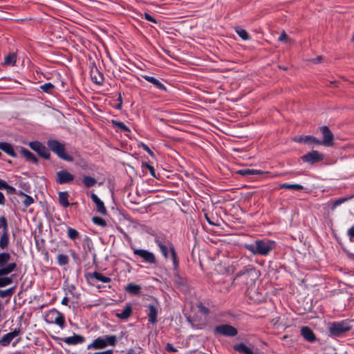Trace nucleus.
<instances>
[{
    "label": "nucleus",
    "mask_w": 354,
    "mask_h": 354,
    "mask_svg": "<svg viewBox=\"0 0 354 354\" xmlns=\"http://www.w3.org/2000/svg\"><path fill=\"white\" fill-rule=\"evenodd\" d=\"M234 349L236 351L245 354H254L251 348L245 346L244 344H239L234 346Z\"/></svg>",
    "instance_id": "25"
},
{
    "label": "nucleus",
    "mask_w": 354,
    "mask_h": 354,
    "mask_svg": "<svg viewBox=\"0 0 354 354\" xmlns=\"http://www.w3.org/2000/svg\"><path fill=\"white\" fill-rule=\"evenodd\" d=\"M144 16H145V19H147V21H151L153 23L157 22L156 20L152 16L149 15L148 13H145Z\"/></svg>",
    "instance_id": "49"
},
{
    "label": "nucleus",
    "mask_w": 354,
    "mask_h": 354,
    "mask_svg": "<svg viewBox=\"0 0 354 354\" xmlns=\"http://www.w3.org/2000/svg\"><path fill=\"white\" fill-rule=\"evenodd\" d=\"M166 350L170 352H176V349L170 344H167L166 346Z\"/></svg>",
    "instance_id": "52"
},
{
    "label": "nucleus",
    "mask_w": 354,
    "mask_h": 354,
    "mask_svg": "<svg viewBox=\"0 0 354 354\" xmlns=\"http://www.w3.org/2000/svg\"><path fill=\"white\" fill-rule=\"evenodd\" d=\"M94 354H113V351L112 350H107V351H105L97 352V353H95Z\"/></svg>",
    "instance_id": "55"
},
{
    "label": "nucleus",
    "mask_w": 354,
    "mask_h": 354,
    "mask_svg": "<svg viewBox=\"0 0 354 354\" xmlns=\"http://www.w3.org/2000/svg\"><path fill=\"white\" fill-rule=\"evenodd\" d=\"M41 89L44 92H50L54 88V85L51 83H46L40 86Z\"/></svg>",
    "instance_id": "44"
},
{
    "label": "nucleus",
    "mask_w": 354,
    "mask_h": 354,
    "mask_svg": "<svg viewBox=\"0 0 354 354\" xmlns=\"http://www.w3.org/2000/svg\"><path fill=\"white\" fill-rule=\"evenodd\" d=\"M92 221L95 224L102 227H104L106 225V221L103 218L98 216L93 217Z\"/></svg>",
    "instance_id": "42"
},
{
    "label": "nucleus",
    "mask_w": 354,
    "mask_h": 354,
    "mask_svg": "<svg viewBox=\"0 0 354 354\" xmlns=\"http://www.w3.org/2000/svg\"><path fill=\"white\" fill-rule=\"evenodd\" d=\"M95 82L97 83V84H100V81H97L95 80Z\"/></svg>",
    "instance_id": "62"
},
{
    "label": "nucleus",
    "mask_w": 354,
    "mask_h": 354,
    "mask_svg": "<svg viewBox=\"0 0 354 354\" xmlns=\"http://www.w3.org/2000/svg\"><path fill=\"white\" fill-rule=\"evenodd\" d=\"M205 218H206V219H207V222H208L210 225H216L214 222H212V221L209 219V218L207 216V214H205Z\"/></svg>",
    "instance_id": "60"
},
{
    "label": "nucleus",
    "mask_w": 354,
    "mask_h": 354,
    "mask_svg": "<svg viewBox=\"0 0 354 354\" xmlns=\"http://www.w3.org/2000/svg\"><path fill=\"white\" fill-rule=\"evenodd\" d=\"M6 185L4 180L0 179V189H6Z\"/></svg>",
    "instance_id": "56"
},
{
    "label": "nucleus",
    "mask_w": 354,
    "mask_h": 354,
    "mask_svg": "<svg viewBox=\"0 0 354 354\" xmlns=\"http://www.w3.org/2000/svg\"><path fill=\"white\" fill-rule=\"evenodd\" d=\"M6 189L8 191V192L12 194L15 192V189L8 184L6 185Z\"/></svg>",
    "instance_id": "54"
},
{
    "label": "nucleus",
    "mask_w": 354,
    "mask_h": 354,
    "mask_svg": "<svg viewBox=\"0 0 354 354\" xmlns=\"http://www.w3.org/2000/svg\"><path fill=\"white\" fill-rule=\"evenodd\" d=\"M351 326L346 321L336 322L328 324V330L333 336H339L342 333L348 331Z\"/></svg>",
    "instance_id": "5"
},
{
    "label": "nucleus",
    "mask_w": 354,
    "mask_h": 354,
    "mask_svg": "<svg viewBox=\"0 0 354 354\" xmlns=\"http://www.w3.org/2000/svg\"><path fill=\"white\" fill-rule=\"evenodd\" d=\"M45 319L46 322L49 324H55L62 328L64 327V317L61 313L55 309L49 310L46 315Z\"/></svg>",
    "instance_id": "6"
},
{
    "label": "nucleus",
    "mask_w": 354,
    "mask_h": 354,
    "mask_svg": "<svg viewBox=\"0 0 354 354\" xmlns=\"http://www.w3.org/2000/svg\"><path fill=\"white\" fill-rule=\"evenodd\" d=\"M57 261L60 266H64L68 262V257L65 254H59L57 256Z\"/></svg>",
    "instance_id": "40"
},
{
    "label": "nucleus",
    "mask_w": 354,
    "mask_h": 354,
    "mask_svg": "<svg viewBox=\"0 0 354 354\" xmlns=\"http://www.w3.org/2000/svg\"><path fill=\"white\" fill-rule=\"evenodd\" d=\"M17 62V55L10 53L5 57L3 64L5 66H14Z\"/></svg>",
    "instance_id": "31"
},
{
    "label": "nucleus",
    "mask_w": 354,
    "mask_h": 354,
    "mask_svg": "<svg viewBox=\"0 0 354 354\" xmlns=\"http://www.w3.org/2000/svg\"><path fill=\"white\" fill-rule=\"evenodd\" d=\"M64 342L69 345H75L84 342V337L79 335H74L71 337H66Z\"/></svg>",
    "instance_id": "21"
},
{
    "label": "nucleus",
    "mask_w": 354,
    "mask_h": 354,
    "mask_svg": "<svg viewBox=\"0 0 354 354\" xmlns=\"http://www.w3.org/2000/svg\"><path fill=\"white\" fill-rule=\"evenodd\" d=\"M16 267L15 263H11L6 268L0 270V287L7 286L13 282L12 278L8 275L14 271Z\"/></svg>",
    "instance_id": "4"
},
{
    "label": "nucleus",
    "mask_w": 354,
    "mask_h": 354,
    "mask_svg": "<svg viewBox=\"0 0 354 354\" xmlns=\"http://www.w3.org/2000/svg\"><path fill=\"white\" fill-rule=\"evenodd\" d=\"M237 172H238V174L243 175V176L256 175V174H262V171L260 170L251 169H241V170H239Z\"/></svg>",
    "instance_id": "33"
},
{
    "label": "nucleus",
    "mask_w": 354,
    "mask_h": 354,
    "mask_svg": "<svg viewBox=\"0 0 354 354\" xmlns=\"http://www.w3.org/2000/svg\"><path fill=\"white\" fill-rule=\"evenodd\" d=\"M236 32L239 35V36L243 39V40L250 39V36L246 30L241 28H236Z\"/></svg>",
    "instance_id": "38"
},
{
    "label": "nucleus",
    "mask_w": 354,
    "mask_h": 354,
    "mask_svg": "<svg viewBox=\"0 0 354 354\" xmlns=\"http://www.w3.org/2000/svg\"><path fill=\"white\" fill-rule=\"evenodd\" d=\"M320 131L323 135L322 140H319V144L326 147H330L333 145L334 136L330 131L328 127L323 126L319 128Z\"/></svg>",
    "instance_id": "10"
},
{
    "label": "nucleus",
    "mask_w": 354,
    "mask_h": 354,
    "mask_svg": "<svg viewBox=\"0 0 354 354\" xmlns=\"http://www.w3.org/2000/svg\"><path fill=\"white\" fill-rule=\"evenodd\" d=\"M275 247V242L268 239L257 240L246 244L245 248L254 255H268Z\"/></svg>",
    "instance_id": "1"
},
{
    "label": "nucleus",
    "mask_w": 354,
    "mask_h": 354,
    "mask_svg": "<svg viewBox=\"0 0 354 354\" xmlns=\"http://www.w3.org/2000/svg\"><path fill=\"white\" fill-rule=\"evenodd\" d=\"M171 257H172V261H173L174 266V268H177L178 266V261L177 259V255H176L174 248H171Z\"/></svg>",
    "instance_id": "43"
},
{
    "label": "nucleus",
    "mask_w": 354,
    "mask_h": 354,
    "mask_svg": "<svg viewBox=\"0 0 354 354\" xmlns=\"http://www.w3.org/2000/svg\"><path fill=\"white\" fill-rule=\"evenodd\" d=\"M9 245V234H8V225L2 230L0 236V248L4 250L8 248Z\"/></svg>",
    "instance_id": "17"
},
{
    "label": "nucleus",
    "mask_w": 354,
    "mask_h": 354,
    "mask_svg": "<svg viewBox=\"0 0 354 354\" xmlns=\"http://www.w3.org/2000/svg\"><path fill=\"white\" fill-rule=\"evenodd\" d=\"M68 236L71 239H76L79 236V232L73 228L69 227L67 230Z\"/></svg>",
    "instance_id": "39"
},
{
    "label": "nucleus",
    "mask_w": 354,
    "mask_h": 354,
    "mask_svg": "<svg viewBox=\"0 0 354 354\" xmlns=\"http://www.w3.org/2000/svg\"><path fill=\"white\" fill-rule=\"evenodd\" d=\"M102 337L106 343V346L108 345L115 346L117 342V337L115 335H106Z\"/></svg>",
    "instance_id": "34"
},
{
    "label": "nucleus",
    "mask_w": 354,
    "mask_h": 354,
    "mask_svg": "<svg viewBox=\"0 0 354 354\" xmlns=\"http://www.w3.org/2000/svg\"><path fill=\"white\" fill-rule=\"evenodd\" d=\"M47 145L50 149L61 159L68 162H72L73 160V157L66 153L65 144L56 140H49L47 142Z\"/></svg>",
    "instance_id": "3"
},
{
    "label": "nucleus",
    "mask_w": 354,
    "mask_h": 354,
    "mask_svg": "<svg viewBox=\"0 0 354 354\" xmlns=\"http://www.w3.org/2000/svg\"><path fill=\"white\" fill-rule=\"evenodd\" d=\"M13 292V288H10L1 292V295L5 297L6 295H10Z\"/></svg>",
    "instance_id": "50"
},
{
    "label": "nucleus",
    "mask_w": 354,
    "mask_h": 354,
    "mask_svg": "<svg viewBox=\"0 0 354 354\" xmlns=\"http://www.w3.org/2000/svg\"><path fill=\"white\" fill-rule=\"evenodd\" d=\"M106 347V343L102 337H100L95 339L91 344L87 347L88 349H102Z\"/></svg>",
    "instance_id": "20"
},
{
    "label": "nucleus",
    "mask_w": 354,
    "mask_h": 354,
    "mask_svg": "<svg viewBox=\"0 0 354 354\" xmlns=\"http://www.w3.org/2000/svg\"><path fill=\"white\" fill-rule=\"evenodd\" d=\"M21 153L26 158L27 160L34 163L37 162V159L35 155L26 149L22 148L21 149Z\"/></svg>",
    "instance_id": "29"
},
{
    "label": "nucleus",
    "mask_w": 354,
    "mask_h": 354,
    "mask_svg": "<svg viewBox=\"0 0 354 354\" xmlns=\"http://www.w3.org/2000/svg\"><path fill=\"white\" fill-rule=\"evenodd\" d=\"M347 234L350 237V240L352 241L354 239V225L348 230Z\"/></svg>",
    "instance_id": "48"
},
{
    "label": "nucleus",
    "mask_w": 354,
    "mask_h": 354,
    "mask_svg": "<svg viewBox=\"0 0 354 354\" xmlns=\"http://www.w3.org/2000/svg\"><path fill=\"white\" fill-rule=\"evenodd\" d=\"M133 254L140 257L143 261L150 264L156 263V257L154 254L147 250L137 249L133 248Z\"/></svg>",
    "instance_id": "7"
},
{
    "label": "nucleus",
    "mask_w": 354,
    "mask_h": 354,
    "mask_svg": "<svg viewBox=\"0 0 354 354\" xmlns=\"http://www.w3.org/2000/svg\"><path fill=\"white\" fill-rule=\"evenodd\" d=\"M280 189H293V190H301L304 189V187L299 184H288V183H283L279 185Z\"/></svg>",
    "instance_id": "32"
},
{
    "label": "nucleus",
    "mask_w": 354,
    "mask_h": 354,
    "mask_svg": "<svg viewBox=\"0 0 354 354\" xmlns=\"http://www.w3.org/2000/svg\"><path fill=\"white\" fill-rule=\"evenodd\" d=\"M8 225V221L5 216H0V229L2 230Z\"/></svg>",
    "instance_id": "46"
},
{
    "label": "nucleus",
    "mask_w": 354,
    "mask_h": 354,
    "mask_svg": "<svg viewBox=\"0 0 354 354\" xmlns=\"http://www.w3.org/2000/svg\"><path fill=\"white\" fill-rule=\"evenodd\" d=\"M20 195L24 198V200L23 201V204L24 205L25 207H27L34 203V199L31 196L23 193H21Z\"/></svg>",
    "instance_id": "37"
},
{
    "label": "nucleus",
    "mask_w": 354,
    "mask_h": 354,
    "mask_svg": "<svg viewBox=\"0 0 354 354\" xmlns=\"http://www.w3.org/2000/svg\"><path fill=\"white\" fill-rule=\"evenodd\" d=\"M155 242L159 247L164 257L168 259L169 250L171 252V248H174V245L169 241L160 236H156Z\"/></svg>",
    "instance_id": "9"
},
{
    "label": "nucleus",
    "mask_w": 354,
    "mask_h": 354,
    "mask_svg": "<svg viewBox=\"0 0 354 354\" xmlns=\"http://www.w3.org/2000/svg\"><path fill=\"white\" fill-rule=\"evenodd\" d=\"M322 59V56H318V57L316 58V62H315V63L320 62Z\"/></svg>",
    "instance_id": "61"
},
{
    "label": "nucleus",
    "mask_w": 354,
    "mask_h": 354,
    "mask_svg": "<svg viewBox=\"0 0 354 354\" xmlns=\"http://www.w3.org/2000/svg\"><path fill=\"white\" fill-rule=\"evenodd\" d=\"M198 308H200L201 311L204 314H207L209 312L208 309L206 307L203 306L202 304L198 305Z\"/></svg>",
    "instance_id": "53"
},
{
    "label": "nucleus",
    "mask_w": 354,
    "mask_h": 354,
    "mask_svg": "<svg viewBox=\"0 0 354 354\" xmlns=\"http://www.w3.org/2000/svg\"><path fill=\"white\" fill-rule=\"evenodd\" d=\"M68 303V298L66 297H64L62 300V304L67 306Z\"/></svg>",
    "instance_id": "59"
},
{
    "label": "nucleus",
    "mask_w": 354,
    "mask_h": 354,
    "mask_svg": "<svg viewBox=\"0 0 354 354\" xmlns=\"http://www.w3.org/2000/svg\"><path fill=\"white\" fill-rule=\"evenodd\" d=\"M5 203V197L4 195L0 192V205H3Z\"/></svg>",
    "instance_id": "57"
},
{
    "label": "nucleus",
    "mask_w": 354,
    "mask_h": 354,
    "mask_svg": "<svg viewBox=\"0 0 354 354\" xmlns=\"http://www.w3.org/2000/svg\"><path fill=\"white\" fill-rule=\"evenodd\" d=\"M301 335L303 337L309 342H313L315 339V336L308 327L304 326L301 329Z\"/></svg>",
    "instance_id": "24"
},
{
    "label": "nucleus",
    "mask_w": 354,
    "mask_h": 354,
    "mask_svg": "<svg viewBox=\"0 0 354 354\" xmlns=\"http://www.w3.org/2000/svg\"><path fill=\"white\" fill-rule=\"evenodd\" d=\"M10 255L6 252L0 253V270L6 268L9 265Z\"/></svg>",
    "instance_id": "28"
},
{
    "label": "nucleus",
    "mask_w": 354,
    "mask_h": 354,
    "mask_svg": "<svg viewBox=\"0 0 354 354\" xmlns=\"http://www.w3.org/2000/svg\"><path fill=\"white\" fill-rule=\"evenodd\" d=\"M21 333V330L20 328H15L13 331L5 334L0 339V344L3 346H8L14 338L17 337Z\"/></svg>",
    "instance_id": "12"
},
{
    "label": "nucleus",
    "mask_w": 354,
    "mask_h": 354,
    "mask_svg": "<svg viewBox=\"0 0 354 354\" xmlns=\"http://www.w3.org/2000/svg\"><path fill=\"white\" fill-rule=\"evenodd\" d=\"M132 313V306L130 304H126L124 309L120 313H117L115 316L121 319H128Z\"/></svg>",
    "instance_id": "19"
},
{
    "label": "nucleus",
    "mask_w": 354,
    "mask_h": 354,
    "mask_svg": "<svg viewBox=\"0 0 354 354\" xmlns=\"http://www.w3.org/2000/svg\"><path fill=\"white\" fill-rule=\"evenodd\" d=\"M258 277V272L253 268H244L239 272L234 280L245 285H252Z\"/></svg>",
    "instance_id": "2"
},
{
    "label": "nucleus",
    "mask_w": 354,
    "mask_h": 354,
    "mask_svg": "<svg viewBox=\"0 0 354 354\" xmlns=\"http://www.w3.org/2000/svg\"><path fill=\"white\" fill-rule=\"evenodd\" d=\"M145 80L148 81L149 82L153 84L154 86H156L158 88L166 91V87L156 78L149 76V75H142V76Z\"/></svg>",
    "instance_id": "23"
},
{
    "label": "nucleus",
    "mask_w": 354,
    "mask_h": 354,
    "mask_svg": "<svg viewBox=\"0 0 354 354\" xmlns=\"http://www.w3.org/2000/svg\"><path fill=\"white\" fill-rule=\"evenodd\" d=\"M279 41L288 44H291L292 41L284 31L281 32L280 37H279Z\"/></svg>",
    "instance_id": "45"
},
{
    "label": "nucleus",
    "mask_w": 354,
    "mask_h": 354,
    "mask_svg": "<svg viewBox=\"0 0 354 354\" xmlns=\"http://www.w3.org/2000/svg\"><path fill=\"white\" fill-rule=\"evenodd\" d=\"M142 146H143V149L147 151L150 155H153V153L151 152V151L149 149V148L145 144H142Z\"/></svg>",
    "instance_id": "58"
},
{
    "label": "nucleus",
    "mask_w": 354,
    "mask_h": 354,
    "mask_svg": "<svg viewBox=\"0 0 354 354\" xmlns=\"http://www.w3.org/2000/svg\"><path fill=\"white\" fill-rule=\"evenodd\" d=\"M147 315L149 317V321L151 324H155L157 322L158 308L153 304H149L147 306Z\"/></svg>",
    "instance_id": "18"
},
{
    "label": "nucleus",
    "mask_w": 354,
    "mask_h": 354,
    "mask_svg": "<svg viewBox=\"0 0 354 354\" xmlns=\"http://www.w3.org/2000/svg\"><path fill=\"white\" fill-rule=\"evenodd\" d=\"M0 149L12 157H16V153L12 146L8 142H0Z\"/></svg>",
    "instance_id": "22"
},
{
    "label": "nucleus",
    "mask_w": 354,
    "mask_h": 354,
    "mask_svg": "<svg viewBox=\"0 0 354 354\" xmlns=\"http://www.w3.org/2000/svg\"><path fill=\"white\" fill-rule=\"evenodd\" d=\"M237 330L232 326L221 324L216 326L214 328V333L227 337H234L237 335Z\"/></svg>",
    "instance_id": "8"
},
{
    "label": "nucleus",
    "mask_w": 354,
    "mask_h": 354,
    "mask_svg": "<svg viewBox=\"0 0 354 354\" xmlns=\"http://www.w3.org/2000/svg\"><path fill=\"white\" fill-rule=\"evenodd\" d=\"M29 146L32 150L37 152V153L42 158L45 159H48L50 158V153L48 149L39 142H30L29 143Z\"/></svg>",
    "instance_id": "11"
},
{
    "label": "nucleus",
    "mask_w": 354,
    "mask_h": 354,
    "mask_svg": "<svg viewBox=\"0 0 354 354\" xmlns=\"http://www.w3.org/2000/svg\"><path fill=\"white\" fill-rule=\"evenodd\" d=\"M91 198L96 205L97 212L103 215L106 214V209L104 203L98 198V196L95 194H91Z\"/></svg>",
    "instance_id": "15"
},
{
    "label": "nucleus",
    "mask_w": 354,
    "mask_h": 354,
    "mask_svg": "<svg viewBox=\"0 0 354 354\" xmlns=\"http://www.w3.org/2000/svg\"><path fill=\"white\" fill-rule=\"evenodd\" d=\"M89 275L91 279H94L98 281L103 283H109L111 281V279L109 277H105L97 272L91 273Z\"/></svg>",
    "instance_id": "26"
},
{
    "label": "nucleus",
    "mask_w": 354,
    "mask_h": 354,
    "mask_svg": "<svg viewBox=\"0 0 354 354\" xmlns=\"http://www.w3.org/2000/svg\"><path fill=\"white\" fill-rule=\"evenodd\" d=\"M293 140L297 142H303V143H308V144H319V140L317 139L315 137L312 136H296L293 138Z\"/></svg>",
    "instance_id": "16"
},
{
    "label": "nucleus",
    "mask_w": 354,
    "mask_h": 354,
    "mask_svg": "<svg viewBox=\"0 0 354 354\" xmlns=\"http://www.w3.org/2000/svg\"><path fill=\"white\" fill-rule=\"evenodd\" d=\"M125 290L131 295H138L140 292L141 290V286L140 285L133 284V283H129L126 288Z\"/></svg>",
    "instance_id": "27"
},
{
    "label": "nucleus",
    "mask_w": 354,
    "mask_h": 354,
    "mask_svg": "<svg viewBox=\"0 0 354 354\" xmlns=\"http://www.w3.org/2000/svg\"><path fill=\"white\" fill-rule=\"evenodd\" d=\"M142 168L143 170L148 169L149 171L150 172L151 175L153 177H156L155 169L153 166H151L146 162H143L142 165Z\"/></svg>",
    "instance_id": "41"
},
{
    "label": "nucleus",
    "mask_w": 354,
    "mask_h": 354,
    "mask_svg": "<svg viewBox=\"0 0 354 354\" xmlns=\"http://www.w3.org/2000/svg\"><path fill=\"white\" fill-rule=\"evenodd\" d=\"M68 194L67 192H61L59 193V201L63 207H68L70 203L68 201Z\"/></svg>",
    "instance_id": "30"
},
{
    "label": "nucleus",
    "mask_w": 354,
    "mask_h": 354,
    "mask_svg": "<svg viewBox=\"0 0 354 354\" xmlns=\"http://www.w3.org/2000/svg\"><path fill=\"white\" fill-rule=\"evenodd\" d=\"M174 281L183 290L187 286V279L178 275L176 276Z\"/></svg>",
    "instance_id": "35"
},
{
    "label": "nucleus",
    "mask_w": 354,
    "mask_h": 354,
    "mask_svg": "<svg viewBox=\"0 0 354 354\" xmlns=\"http://www.w3.org/2000/svg\"><path fill=\"white\" fill-rule=\"evenodd\" d=\"M83 183L86 187H91L96 184V180L91 176H84Z\"/></svg>",
    "instance_id": "36"
},
{
    "label": "nucleus",
    "mask_w": 354,
    "mask_h": 354,
    "mask_svg": "<svg viewBox=\"0 0 354 354\" xmlns=\"http://www.w3.org/2000/svg\"><path fill=\"white\" fill-rule=\"evenodd\" d=\"M346 201V198H339V199L337 200L335 202L334 205H333L334 207H335L336 206L339 205L340 204H342V203L345 202Z\"/></svg>",
    "instance_id": "51"
},
{
    "label": "nucleus",
    "mask_w": 354,
    "mask_h": 354,
    "mask_svg": "<svg viewBox=\"0 0 354 354\" xmlns=\"http://www.w3.org/2000/svg\"><path fill=\"white\" fill-rule=\"evenodd\" d=\"M323 155L319 153L317 151H313L310 153L302 156V160L304 162L313 164L319 162L323 160Z\"/></svg>",
    "instance_id": "14"
},
{
    "label": "nucleus",
    "mask_w": 354,
    "mask_h": 354,
    "mask_svg": "<svg viewBox=\"0 0 354 354\" xmlns=\"http://www.w3.org/2000/svg\"><path fill=\"white\" fill-rule=\"evenodd\" d=\"M115 124L121 129L124 130V131H129V128L123 123V122H115Z\"/></svg>",
    "instance_id": "47"
},
{
    "label": "nucleus",
    "mask_w": 354,
    "mask_h": 354,
    "mask_svg": "<svg viewBox=\"0 0 354 354\" xmlns=\"http://www.w3.org/2000/svg\"><path fill=\"white\" fill-rule=\"evenodd\" d=\"M55 179L59 184H65L71 182L74 176L66 170H61L56 173Z\"/></svg>",
    "instance_id": "13"
}]
</instances>
